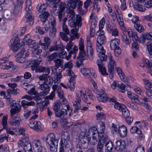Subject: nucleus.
<instances>
[{"mask_svg": "<svg viewBox=\"0 0 152 152\" xmlns=\"http://www.w3.org/2000/svg\"><path fill=\"white\" fill-rule=\"evenodd\" d=\"M59 57L58 53L54 52L48 56V60L49 61H51L52 60H54Z\"/></svg>", "mask_w": 152, "mask_h": 152, "instance_id": "c03bdc74", "label": "nucleus"}, {"mask_svg": "<svg viewBox=\"0 0 152 152\" xmlns=\"http://www.w3.org/2000/svg\"><path fill=\"white\" fill-rule=\"evenodd\" d=\"M118 134L121 137H125L127 134V129L126 127L124 125L119 126Z\"/></svg>", "mask_w": 152, "mask_h": 152, "instance_id": "393cba45", "label": "nucleus"}, {"mask_svg": "<svg viewBox=\"0 0 152 152\" xmlns=\"http://www.w3.org/2000/svg\"><path fill=\"white\" fill-rule=\"evenodd\" d=\"M96 108L97 109V114L96 115L97 119V120H101L104 119L105 116L104 115L103 113V111L102 108L99 105L96 106Z\"/></svg>", "mask_w": 152, "mask_h": 152, "instance_id": "5701e85b", "label": "nucleus"}, {"mask_svg": "<svg viewBox=\"0 0 152 152\" xmlns=\"http://www.w3.org/2000/svg\"><path fill=\"white\" fill-rule=\"evenodd\" d=\"M62 27L64 31L66 33V34L63 32H60V36L63 40L66 42H67L69 40V38L66 35L69 32L67 26L65 24H63Z\"/></svg>", "mask_w": 152, "mask_h": 152, "instance_id": "aec40b11", "label": "nucleus"}, {"mask_svg": "<svg viewBox=\"0 0 152 152\" xmlns=\"http://www.w3.org/2000/svg\"><path fill=\"white\" fill-rule=\"evenodd\" d=\"M28 126L34 130H37L41 129V124L39 121L31 120L29 121Z\"/></svg>", "mask_w": 152, "mask_h": 152, "instance_id": "2eb2a0df", "label": "nucleus"}, {"mask_svg": "<svg viewBox=\"0 0 152 152\" xmlns=\"http://www.w3.org/2000/svg\"><path fill=\"white\" fill-rule=\"evenodd\" d=\"M116 145L115 146V149L117 151H120L124 148V146L121 145V143H116Z\"/></svg>", "mask_w": 152, "mask_h": 152, "instance_id": "052dcab7", "label": "nucleus"}, {"mask_svg": "<svg viewBox=\"0 0 152 152\" xmlns=\"http://www.w3.org/2000/svg\"><path fill=\"white\" fill-rule=\"evenodd\" d=\"M20 39L18 37L12 38L9 43L10 48L13 51H16L22 46L20 43Z\"/></svg>", "mask_w": 152, "mask_h": 152, "instance_id": "9b49d317", "label": "nucleus"}, {"mask_svg": "<svg viewBox=\"0 0 152 152\" xmlns=\"http://www.w3.org/2000/svg\"><path fill=\"white\" fill-rule=\"evenodd\" d=\"M116 70L121 80L123 82H126L127 80V78L124 74L122 72L121 69L119 67H117L116 68Z\"/></svg>", "mask_w": 152, "mask_h": 152, "instance_id": "2f4dec72", "label": "nucleus"}, {"mask_svg": "<svg viewBox=\"0 0 152 152\" xmlns=\"http://www.w3.org/2000/svg\"><path fill=\"white\" fill-rule=\"evenodd\" d=\"M67 5L69 7L74 9L76 7L77 3L73 0H69L67 2Z\"/></svg>", "mask_w": 152, "mask_h": 152, "instance_id": "09e8293b", "label": "nucleus"}, {"mask_svg": "<svg viewBox=\"0 0 152 152\" xmlns=\"http://www.w3.org/2000/svg\"><path fill=\"white\" fill-rule=\"evenodd\" d=\"M119 126L112 124L110 128V131L111 133L113 134H117L118 132Z\"/></svg>", "mask_w": 152, "mask_h": 152, "instance_id": "c9c22d12", "label": "nucleus"}, {"mask_svg": "<svg viewBox=\"0 0 152 152\" xmlns=\"http://www.w3.org/2000/svg\"><path fill=\"white\" fill-rule=\"evenodd\" d=\"M38 83L39 85L38 88L42 91L40 92L39 95L43 96L48 94L50 90V88L48 86L49 84H45L40 82H38Z\"/></svg>", "mask_w": 152, "mask_h": 152, "instance_id": "4468645a", "label": "nucleus"}, {"mask_svg": "<svg viewBox=\"0 0 152 152\" xmlns=\"http://www.w3.org/2000/svg\"><path fill=\"white\" fill-rule=\"evenodd\" d=\"M48 73L47 74H43L42 75L38 76L39 80L38 82H42L45 84H50V77L49 76Z\"/></svg>", "mask_w": 152, "mask_h": 152, "instance_id": "f3484780", "label": "nucleus"}, {"mask_svg": "<svg viewBox=\"0 0 152 152\" xmlns=\"http://www.w3.org/2000/svg\"><path fill=\"white\" fill-rule=\"evenodd\" d=\"M23 1V0H18L15 3V6L13 12V14L15 15L19 13Z\"/></svg>", "mask_w": 152, "mask_h": 152, "instance_id": "6ab92c4d", "label": "nucleus"}, {"mask_svg": "<svg viewBox=\"0 0 152 152\" xmlns=\"http://www.w3.org/2000/svg\"><path fill=\"white\" fill-rule=\"evenodd\" d=\"M30 35L28 34L26 35L23 39V42L24 45H28V47L31 48H33L35 49L37 48V44L30 39Z\"/></svg>", "mask_w": 152, "mask_h": 152, "instance_id": "f8f14e48", "label": "nucleus"}, {"mask_svg": "<svg viewBox=\"0 0 152 152\" xmlns=\"http://www.w3.org/2000/svg\"><path fill=\"white\" fill-rule=\"evenodd\" d=\"M121 108L120 112H121L122 116L124 117H127L129 116L130 115L129 111L125 106L124 105L122 106Z\"/></svg>", "mask_w": 152, "mask_h": 152, "instance_id": "e433bc0d", "label": "nucleus"}, {"mask_svg": "<svg viewBox=\"0 0 152 152\" xmlns=\"http://www.w3.org/2000/svg\"><path fill=\"white\" fill-rule=\"evenodd\" d=\"M47 146L52 152H56L57 151L58 143H47Z\"/></svg>", "mask_w": 152, "mask_h": 152, "instance_id": "72a5a7b5", "label": "nucleus"}, {"mask_svg": "<svg viewBox=\"0 0 152 152\" xmlns=\"http://www.w3.org/2000/svg\"><path fill=\"white\" fill-rule=\"evenodd\" d=\"M25 17L27 22H32L33 23L34 17L31 13V10L29 8H28V10H26Z\"/></svg>", "mask_w": 152, "mask_h": 152, "instance_id": "bb28decb", "label": "nucleus"}, {"mask_svg": "<svg viewBox=\"0 0 152 152\" xmlns=\"http://www.w3.org/2000/svg\"><path fill=\"white\" fill-rule=\"evenodd\" d=\"M127 95L128 97L131 100H136L138 98V95L132 93L130 92H128Z\"/></svg>", "mask_w": 152, "mask_h": 152, "instance_id": "864d4df0", "label": "nucleus"}, {"mask_svg": "<svg viewBox=\"0 0 152 152\" xmlns=\"http://www.w3.org/2000/svg\"><path fill=\"white\" fill-rule=\"evenodd\" d=\"M73 51L71 50V51L69 52V55H71V54H73V58L74 59L75 58L76 56V53L78 52V49L76 45H74L73 46ZM71 56V55H70Z\"/></svg>", "mask_w": 152, "mask_h": 152, "instance_id": "3c124183", "label": "nucleus"}, {"mask_svg": "<svg viewBox=\"0 0 152 152\" xmlns=\"http://www.w3.org/2000/svg\"><path fill=\"white\" fill-rule=\"evenodd\" d=\"M91 137H92L94 142H110L107 137L102 136L99 137V133H98L97 129L95 127L91 128L86 132L83 137L84 142H90Z\"/></svg>", "mask_w": 152, "mask_h": 152, "instance_id": "20e7f679", "label": "nucleus"}, {"mask_svg": "<svg viewBox=\"0 0 152 152\" xmlns=\"http://www.w3.org/2000/svg\"><path fill=\"white\" fill-rule=\"evenodd\" d=\"M96 23L97 22L96 21V20L95 19H92L90 28V35L91 37H93L95 35V28Z\"/></svg>", "mask_w": 152, "mask_h": 152, "instance_id": "a878e982", "label": "nucleus"}, {"mask_svg": "<svg viewBox=\"0 0 152 152\" xmlns=\"http://www.w3.org/2000/svg\"><path fill=\"white\" fill-rule=\"evenodd\" d=\"M94 91H96L95 93L97 94V98L98 100L101 102H106L109 100V97L107 94L105 93V90L101 89L97 91V88L96 89L94 88Z\"/></svg>", "mask_w": 152, "mask_h": 152, "instance_id": "9d476101", "label": "nucleus"}, {"mask_svg": "<svg viewBox=\"0 0 152 152\" xmlns=\"http://www.w3.org/2000/svg\"><path fill=\"white\" fill-rule=\"evenodd\" d=\"M20 85L26 90H28V88H30L31 86H32V85H29L26 82H21Z\"/></svg>", "mask_w": 152, "mask_h": 152, "instance_id": "13d9d810", "label": "nucleus"}, {"mask_svg": "<svg viewBox=\"0 0 152 152\" xmlns=\"http://www.w3.org/2000/svg\"><path fill=\"white\" fill-rule=\"evenodd\" d=\"M86 49L88 55L91 59L93 58V49L91 44V41L88 40L87 43Z\"/></svg>", "mask_w": 152, "mask_h": 152, "instance_id": "412c9836", "label": "nucleus"}, {"mask_svg": "<svg viewBox=\"0 0 152 152\" xmlns=\"http://www.w3.org/2000/svg\"><path fill=\"white\" fill-rule=\"evenodd\" d=\"M81 72L83 75L86 77L89 78L94 88L97 89V85L96 82L91 78V76H92L94 78H96L97 75L95 73V70L93 68L90 69L87 68H83L81 69Z\"/></svg>", "mask_w": 152, "mask_h": 152, "instance_id": "0eeeda50", "label": "nucleus"}, {"mask_svg": "<svg viewBox=\"0 0 152 152\" xmlns=\"http://www.w3.org/2000/svg\"><path fill=\"white\" fill-rule=\"evenodd\" d=\"M62 70L61 69H58L57 71H55L56 73V76L57 78L56 80H55V82H57V81L60 80L62 77V75L61 74V72Z\"/></svg>", "mask_w": 152, "mask_h": 152, "instance_id": "603ef678", "label": "nucleus"}, {"mask_svg": "<svg viewBox=\"0 0 152 152\" xmlns=\"http://www.w3.org/2000/svg\"><path fill=\"white\" fill-rule=\"evenodd\" d=\"M52 3L51 7L54 14L58 16L59 21H61L64 17L62 12L65 8V4L61 2L60 1H56L54 2H51Z\"/></svg>", "mask_w": 152, "mask_h": 152, "instance_id": "39448f33", "label": "nucleus"}, {"mask_svg": "<svg viewBox=\"0 0 152 152\" xmlns=\"http://www.w3.org/2000/svg\"><path fill=\"white\" fill-rule=\"evenodd\" d=\"M99 127H98V133L100 134H102L104 132L105 129V124L103 122L101 121H99Z\"/></svg>", "mask_w": 152, "mask_h": 152, "instance_id": "58836bf2", "label": "nucleus"}, {"mask_svg": "<svg viewBox=\"0 0 152 152\" xmlns=\"http://www.w3.org/2000/svg\"><path fill=\"white\" fill-rule=\"evenodd\" d=\"M134 26L135 28L140 32L143 31L144 29L143 27L141 25H140L139 23L134 24Z\"/></svg>", "mask_w": 152, "mask_h": 152, "instance_id": "69168bd1", "label": "nucleus"}, {"mask_svg": "<svg viewBox=\"0 0 152 152\" xmlns=\"http://www.w3.org/2000/svg\"><path fill=\"white\" fill-rule=\"evenodd\" d=\"M45 99L42 102V106L40 107V110L41 111L43 110L44 108L49 103V100L45 97Z\"/></svg>", "mask_w": 152, "mask_h": 152, "instance_id": "338daca9", "label": "nucleus"}, {"mask_svg": "<svg viewBox=\"0 0 152 152\" xmlns=\"http://www.w3.org/2000/svg\"><path fill=\"white\" fill-rule=\"evenodd\" d=\"M127 105L134 110H137L138 108L136 105L133 103L127 102Z\"/></svg>", "mask_w": 152, "mask_h": 152, "instance_id": "680f3d73", "label": "nucleus"}, {"mask_svg": "<svg viewBox=\"0 0 152 152\" xmlns=\"http://www.w3.org/2000/svg\"><path fill=\"white\" fill-rule=\"evenodd\" d=\"M8 101H10V103H11L12 101L13 102L11 104L10 106L11 119L9 121V123L11 126L16 127L19 126L23 119V118L20 117L19 115L17 114L21 111V106L18 103L14 102L12 100L9 99Z\"/></svg>", "mask_w": 152, "mask_h": 152, "instance_id": "f03ea898", "label": "nucleus"}, {"mask_svg": "<svg viewBox=\"0 0 152 152\" xmlns=\"http://www.w3.org/2000/svg\"><path fill=\"white\" fill-rule=\"evenodd\" d=\"M78 46L80 51L84 50V40L81 38L79 40Z\"/></svg>", "mask_w": 152, "mask_h": 152, "instance_id": "e2e57ef3", "label": "nucleus"}, {"mask_svg": "<svg viewBox=\"0 0 152 152\" xmlns=\"http://www.w3.org/2000/svg\"><path fill=\"white\" fill-rule=\"evenodd\" d=\"M137 134L139 136H137V141L138 142H143L145 139V137L142 134L141 130H139L138 131Z\"/></svg>", "mask_w": 152, "mask_h": 152, "instance_id": "37998d69", "label": "nucleus"}, {"mask_svg": "<svg viewBox=\"0 0 152 152\" xmlns=\"http://www.w3.org/2000/svg\"><path fill=\"white\" fill-rule=\"evenodd\" d=\"M74 64L72 61L70 60L65 63L64 65L62 66V69L63 70H65L66 68L68 69L66 70V72H67L68 76H69L70 78V79L69 81V82L70 83L71 81H72L76 77V76L75 75L72 70V68Z\"/></svg>", "mask_w": 152, "mask_h": 152, "instance_id": "6e6552de", "label": "nucleus"}, {"mask_svg": "<svg viewBox=\"0 0 152 152\" xmlns=\"http://www.w3.org/2000/svg\"><path fill=\"white\" fill-rule=\"evenodd\" d=\"M66 12L68 13L67 17L70 18L69 20V26L73 28V29L71 30V32L73 34L72 37L73 36L74 38L75 39L77 37L78 35V30L76 28L77 26L78 28L81 26V17L79 15H77L75 17L74 11L69 8L67 9Z\"/></svg>", "mask_w": 152, "mask_h": 152, "instance_id": "7ed1b4c3", "label": "nucleus"}, {"mask_svg": "<svg viewBox=\"0 0 152 152\" xmlns=\"http://www.w3.org/2000/svg\"><path fill=\"white\" fill-rule=\"evenodd\" d=\"M102 37H98L97 39L96 44V50L98 53V56L100 59H98L96 61V63L98 65L99 71L103 75H107L106 69L102 61H105L107 58V56L105 55V51L104 49L102 44L106 42V38L104 37V40Z\"/></svg>", "mask_w": 152, "mask_h": 152, "instance_id": "f257e3e1", "label": "nucleus"}, {"mask_svg": "<svg viewBox=\"0 0 152 152\" xmlns=\"http://www.w3.org/2000/svg\"><path fill=\"white\" fill-rule=\"evenodd\" d=\"M60 51V52L59 53H58V54L59 57L61 58H65L67 60H69L71 56L70 55H68L67 56V53L64 50V48H62L61 47V49L59 50L58 51Z\"/></svg>", "mask_w": 152, "mask_h": 152, "instance_id": "c85d7f7f", "label": "nucleus"}, {"mask_svg": "<svg viewBox=\"0 0 152 152\" xmlns=\"http://www.w3.org/2000/svg\"><path fill=\"white\" fill-rule=\"evenodd\" d=\"M119 40L118 38H115L111 40L110 46L111 49H115V48L118 47L119 44Z\"/></svg>", "mask_w": 152, "mask_h": 152, "instance_id": "c756f323", "label": "nucleus"}, {"mask_svg": "<svg viewBox=\"0 0 152 152\" xmlns=\"http://www.w3.org/2000/svg\"><path fill=\"white\" fill-rule=\"evenodd\" d=\"M113 146V143H107L105 145V152H111Z\"/></svg>", "mask_w": 152, "mask_h": 152, "instance_id": "bf43d9fd", "label": "nucleus"}, {"mask_svg": "<svg viewBox=\"0 0 152 152\" xmlns=\"http://www.w3.org/2000/svg\"><path fill=\"white\" fill-rule=\"evenodd\" d=\"M142 64H145V66L147 67L148 68H150L151 67L152 64L148 60L145 58H143L142 60Z\"/></svg>", "mask_w": 152, "mask_h": 152, "instance_id": "5fc2aeb1", "label": "nucleus"}, {"mask_svg": "<svg viewBox=\"0 0 152 152\" xmlns=\"http://www.w3.org/2000/svg\"><path fill=\"white\" fill-rule=\"evenodd\" d=\"M13 66V63L11 61L7 62L6 64L0 65V68L2 69L8 70L12 68Z\"/></svg>", "mask_w": 152, "mask_h": 152, "instance_id": "4c0bfd02", "label": "nucleus"}, {"mask_svg": "<svg viewBox=\"0 0 152 152\" xmlns=\"http://www.w3.org/2000/svg\"><path fill=\"white\" fill-rule=\"evenodd\" d=\"M58 142V140L55 138V135L51 133L47 135L46 137L43 136L40 139L34 140V142Z\"/></svg>", "mask_w": 152, "mask_h": 152, "instance_id": "1a4fd4ad", "label": "nucleus"}, {"mask_svg": "<svg viewBox=\"0 0 152 152\" xmlns=\"http://www.w3.org/2000/svg\"><path fill=\"white\" fill-rule=\"evenodd\" d=\"M108 58H109V64L108 66H116V62L113 59V56L111 54H109Z\"/></svg>", "mask_w": 152, "mask_h": 152, "instance_id": "79ce46f5", "label": "nucleus"}, {"mask_svg": "<svg viewBox=\"0 0 152 152\" xmlns=\"http://www.w3.org/2000/svg\"><path fill=\"white\" fill-rule=\"evenodd\" d=\"M55 64V66L52 67L51 71L52 72L54 73L55 71H57L58 69V68L60 67L61 69L62 66H64V61L62 59L57 58L54 60Z\"/></svg>", "mask_w": 152, "mask_h": 152, "instance_id": "dca6fc26", "label": "nucleus"}, {"mask_svg": "<svg viewBox=\"0 0 152 152\" xmlns=\"http://www.w3.org/2000/svg\"><path fill=\"white\" fill-rule=\"evenodd\" d=\"M50 69L47 67L39 66L36 70V72H44L49 74L50 72Z\"/></svg>", "mask_w": 152, "mask_h": 152, "instance_id": "473e14b6", "label": "nucleus"}, {"mask_svg": "<svg viewBox=\"0 0 152 152\" xmlns=\"http://www.w3.org/2000/svg\"><path fill=\"white\" fill-rule=\"evenodd\" d=\"M8 119L7 115L4 116L3 117L2 122V125L3 128L6 129L7 126V120Z\"/></svg>", "mask_w": 152, "mask_h": 152, "instance_id": "de8ad7c7", "label": "nucleus"}, {"mask_svg": "<svg viewBox=\"0 0 152 152\" xmlns=\"http://www.w3.org/2000/svg\"><path fill=\"white\" fill-rule=\"evenodd\" d=\"M74 45H73L72 42L71 41H70L67 43L66 47V48L69 52L71 50L73 51V46Z\"/></svg>", "mask_w": 152, "mask_h": 152, "instance_id": "8fccbe9b", "label": "nucleus"}, {"mask_svg": "<svg viewBox=\"0 0 152 152\" xmlns=\"http://www.w3.org/2000/svg\"><path fill=\"white\" fill-rule=\"evenodd\" d=\"M122 40L123 43L126 45H129L131 42V40L129 39L124 33H123L122 36Z\"/></svg>", "mask_w": 152, "mask_h": 152, "instance_id": "ea45409f", "label": "nucleus"}, {"mask_svg": "<svg viewBox=\"0 0 152 152\" xmlns=\"http://www.w3.org/2000/svg\"><path fill=\"white\" fill-rule=\"evenodd\" d=\"M25 129L23 128H20L18 131V132L20 137V141L21 142H28L29 141L28 135L27 134L24 135L25 134Z\"/></svg>", "mask_w": 152, "mask_h": 152, "instance_id": "a211bd4d", "label": "nucleus"}, {"mask_svg": "<svg viewBox=\"0 0 152 152\" xmlns=\"http://www.w3.org/2000/svg\"><path fill=\"white\" fill-rule=\"evenodd\" d=\"M61 109L63 110H58L55 111V114L56 117H60L62 115L64 116V115H67V113L66 109L68 110H70V111L69 112L70 113L72 112V109L70 108L69 105H68L63 104V106L62 107Z\"/></svg>", "mask_w": 152, "mask_h": 152, "instance_id": "ddd939ff", "label": "nucleus"}, {"mask_svg": "<svg viewBox=\"0 0 152 152\" xmlns=\"http://www.w3.org/2000/svg\"><path fill=\"white\" fill-rule=\"evenodd\" d=\"M79 56L81 59L84 60L87 59L89 56L88 53L87 54L86 53L84 50H83L80 51Z\"/></svg>", "mask_w": 152, "mask_h": 152, "instance_id": "a19ab883", "label": "nucleus"}, {"mask_svg": "<svg viewBox=\"0 0 152 152\" xmlns=\"http://www.w3.org/2000/svg\"><path fill=\"white\" fill-rule=\"evenodd\" d=\"M69 134L67 132H63L61 136L60 142H67L69 141Z\"/></svg>", "mask_w": 152, "mask_h": 152, "instance_id": "7c9ffc66", "label": "nucleus"}, {"mask_svg": "<svg viewBox=\"0 0 152 152\" xmlns=\"http://www.w3.org/2000/svg\"><path fill=\"white\" fill-rule=\"evenodd\" d=\"M56 32V29L55 27L52 28L49 31V35L51 37H54Z\"/></svg>", "mask_w": 152, "mask_h": 152, "instance_id": "774afa93", "label": "nucleus"}, {"mask_svg": "<svg viewBox=\"0 0 152 152\" xmlns=\"http://www.w3.org/2000/svg\"><path fill=\"white\" fill-rule=\"evenodd\" d=\"M45 43H42L39 42V44L41 45L43 49L45 50H47L50 42V39L48 37H45L44 39Z\"/></svg>", "mask_w": 152, "mask_h": 152, "instance_id": "cd10ccee", "label": "nucleus"}, {"mask_svg": "<svg viewBox=\"0 0 152 152\" xmlns=\"http://www.w3.org/2000/svg\"><path fill=\"white\" fill-rule=\"evenodd\" d=\"M61 49V46L59 45H54L50 47L49 51H53L55 50L59 51Z\"/></svg>", "mask_w": 152, "mask_h": 152, "instance_id": "4d7b16f0", "label": "nucleus"}, {"mask_svg": "<svg viewBox=\"0 0 152 152\" xmlns=\"http://www.w3.org/2000/svg\"><path fill=\"white\" fill-rule=\"evenodd\" d=\"M126 35L128 34L130 37H132V39L134 41H138V37L136 33L133 32L131 29L128 30L124 33Z\"/></svg>", "mask_w": 152, "mask_h": 152, "instance_id": "b1692460", "label": "nucleus"}, {"mask_svg": "<svg viewBox=\"0 0 152 152\" xmlns=\"http://www.w3.org/2000/svg\"><path fill=\"white\" fill-rule=\"evenodd\" d=\"M86 94V91L84 88H81L80 91L77 93L76 97V100L72 102L73 106L75 107V112L80 108V104L81 99L85 102L87 101V97Z\"/></svg>", "mask_w": 152, "mask_h": 152, "instance_id": "423d86ee", "label": "nucleus"}, {"mask_svg": "<svg viewBox=\"0 0 152 152\" xmlns=\"http://www.w3.org/2000/svg\"><path fill=\"white\" fill-rule=\"evenodd\" d=\"M60 106H61V107L63 106L61 104L60 101L59 100H57L56 102L54 104L53 106V110L55 112L58 110L59 109L60 107Z\"/></svg>", "mask_w": 152, "mask_h": 152, "instance_id": "6e6d98bb", "label": "nucleus"}, {"mask_svg": "<svg viewBox=\"0 0 152 152\" xmlns=\"http://www.w3.org/2000/svg\"><path fill=\"white\" fill-rule=\"evenodd\" d=\"M33 148L36 152H41L42 151V147L40 143H39V145L37 143H35Z\"/></svg>", "mask_w": 152, "mask_h": 152, "instance_id": "a18cd8bd", "label": "nucleus"}, {"mask_svg": "<svg viewBox=\"0 0 152 152\" xmlns=\"http://www.w3.org/2000/svg\"><path fill=\"white\" fill-rule=\"evenodd\" d=\"M143 81L145 85V87L146 90L152 89V83L146 78H144Z\"/></svg>", "mask_w": 152, "mask_h": 152, "instance_id": "f704fd0d", "label": "nucleus"}, {"mask_svg": "<svg viewBox=\"0 0 152 152\" xmlns=\"http://www.w3.org/2000/svg\"><path fill=\"white\" fill-rule=\"evenodd\" d=\"M25 50H24L23 51H21L18 53L16 56V58L15 61L19 63H23L25 61L26 59L25 57L24 56V52Z\"/></svg>", "mask_w": 152, "mask_h": 152, "instance_id": "4be33fe9", "label": "nucleus"}, {"mask_svg": "<svg viewBox=\"0 0 152 152\" xmlns=\"http://www.w3.org/2000/svg\"><path fill=\"white\" fill-rule=\"evenodd\" d=\"M134 7L135 9L141 12H144L146 10L145 7H143L141 5L139 4H135Z\"/></svg>", "mask_w": 152, "mask_h": 152, "instance_id": "49530a36", "label": "nucleus"}, {"mask_svg": "<svg viewBox=\"0 0 152 152\" xmlns=\"http://www.w3.org/2000/svg\"><path fill=\"white\" fill-rule=\"evenodd\" d=\"M52 88L55 91L56 90L58 94L61 92H63L61 87L58 86L56 85H53L52 87Z\"/></svg>", "mask_w": 152, "mask_h": 152, "instance_id": "0e129e2a", "label": "nucleus"}]
</instances>
